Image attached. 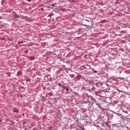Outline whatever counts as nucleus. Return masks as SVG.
<instances>
[{
	"label": "nucleus",
	"instance_id": "f257e3e1",
	"mask_svg": "<svg viewBox=\"0 0 130 130\" xmlns=\"http://www.w3.org/2000/svg\"><path fill=\"white\" fill-rule=\"evenodd\" d=\"M91 100H94V98L91 95H88V98H84L83 99V102L85 104H88V103H90V102H91Z\"/></svg>",
	"mask_w": 130,
	"mask_h": 130
},
{
	"label": "nucleus",
	"instance_id": "f03ea898",
	"mask_svg": "<svg viewBox=\"0 0 130 130\" xmlns=\"http://www.w3.org/2000/svg\"><path fill=\"white\" fill-rule=\"evenodd\" d=\"M82 68H84L85 70H91V66L90 65L86 64L82 66Z\"/></svg>",
	"mask_w": 130,
	"mask_h": 130
},
{
	"label": "nucleus",
	"instance_id": "7ed1b4c3",
	"mask_svg": "<svg viewBox=\"0 0 130 130\" xmlns=\"http://www.w3.org/2000/svg\"><path fill=\"white\" fill-rule=\"evenodd\" d=\"M121 128L123 130H130V127L126 125L121 126Z\"/></svg>",
	"mask_w": 130,
	"mask_h": 130
},
{
	"label": "nucleus",
	"instance_id": "20e7f679",
	"mask_svg": "<svg viewBox=\"0 0 130 130\" xmlns=\"http://www.w3.org/2000/svg\"><path fill=\"white\" fill-rule=\"evenodd\" d=\"M13 111L15 113H18L19 112V109H18L17 108H14L13 109Z\"/></svg>",
	"mask_w": 130,
	"mask_h": 130
},
{
	"label": "nucleus",
	"instance_id": "39448f33",
	"mask_svg": "<svg viewBox=\"0 0 130 130\" xmlns=\"http://www.w3.org/2000/svg\"><path fill=\"white\" fill-rule=\"evenodd\" d=\"M88 117H89V115H88V114L87 113L84 114V117H83L84 119H87Z\"/></svg>",
	"mask_w": 130,
	"mask_h": 130
},
{
	"label": "nucleus",
	"instance_id": "423d86ee",
	"mask_svg": "<svg viewBox=\"0 0 130 130\" xmlns=\"http://www.w3.org/2000/svg\"><path fill=\"white\" fill-rule=\"evenodd\" d=\"M115 126H117L118 127H120L121 126V122H120L119 123H116L115 124Z\"/></svg>",
	"mask_w": 130,
	"mask_h": 130
},
{
	"label": "nucleus",
	"instance_id": "0eeeda50",
	"mask_svg": "<svg viewBox=\"0 0 130 130\" xmlns=\"http://www.w3.org/2000/svg\"><path fill=\"white\" fill-rule=\"evenodd\" d=\"M95 103V102L93 101V100H90V103L88 104L89 105H93Z\"/></svg>",
	"mask_w": 130,
	"mask_h": 130
},
{
	"label": "nucleus",
	"instance_id": "6e6552de",
	"mask_svg": "<svg viewBox=\"0 0 130 130\" xmlns=\"http://www.w3.org/2000/svg\"><path fill=\"white\" fill-rule=\"evenodd\" d=\"M101 121H103L102 123H102L103 124H104V123H105V119L104 118V117L101 119Z\"/></svg>",
	"mask_w": 130,
	"mask_h": 130
},
{
	"label": "nucleus",
	"instance_id": "1a4fd4ad",
	"mask_svg": "<svg viewBox=\"0 0 130 130\" xmlns=\"http://www.w3.org/2000/svg\"><path fill=\"white\" fill-rule=\"evenodd\" d=\"M92 101H94L95 105H96V104H98L99 103L97 102V100H96V99H95L94 98H93V100H92Z\"/></svg>",
	"mask_w": 130,
	"mask_h": 130
},
{
	"label": "nucleus",
	"instance_id": "9d476101",
	"mask_svg": "<svg viewBox=\"0 0 130 130\" xmlns=\"http://www.w3.org/2000/svg\"><path fill=\"white\" fill-rule=\"evenodd\" d=\"M122 111H123V112H124V113H126V114H128V111L125 110L124 109H123Z\"/></svg>",
	"mask_w": 130,
	"mask_h": 130
},
{
	"label": "nucleus",
	"instance_id": "9b49d317",
	"mask_svg": "<svg viewBox=\"0 0 130 130\" xmlns=\"http://www.w3.org/2000/svg\"><path fill=\"white\" fill-rule=\"evenodd\" d=\"M74 120L75 122H78V121H79V118L77 117H74Z\"/></svg>",
	"mask_w": 130,
	"mask_h": 130
},
{
	"label": "nucleus",
	"instance_id": "f8f14e48",
	"mask_svg": "<svg viewBox=\"0 0 130 130\" xmlns=\"http://www.w3.org/2000/svg\"><path fill=\"white\" fill-rule=\"evenodd\" d=\"M16 76H22V72H18Z\"/></svg>",
	"mask_w": 130,
	"mask_h": 130
},
{
	"label": "nucleus",
	"instance_id": "ddd939ff",
	"mask_svg": "<svg viewBox=\"0 0 130 130\" xmlns=\"http://www.w3.org/2000/svg\"><path fill=\"white\" fill-rule=\"evenodd\" d=\"M109 117H110V118H113L114 116H113V114H110L109 117H108V118H109Z\"/></svg>",
	"mask_w": 130,
	"mask_h": 130
},
{
	"label": "nucleus",
	"instance_id": "4468645a",
	"mask_svg": "<svg viewBox=\"0 0 130 130\" xmlns=\"http://www.w3.org/2000/svg\"><path fill=\"white\" fill-rule=\"evenodd\" d=\"M96 106H98V107L100 108V109H101V105H100V103L96 104Z\"/></svg>",
	"mask_w": 130,
	"mask_h": 130
},
{
	"label": "nucleus",
	"instance_id": "2eb2a0df",
	"mask_svg": "<svg viewBox=\"0 0 130 130\" xmlns=\"http://www.w3.org/2000/svg\"><path fill=\"white\" fill-rule=\"evenodd\" d=\"M69 76L70 77V78H74V77H75V74H69Z\"/></svg>",
	"mask_w": 130,
	"mask_h": 130
},
{
	"label": "nucleus",
	"instance_id": "dca6fc26",
	"mask_svg": "<svg viewBox=\"0 0 130 130\" xmlns=\"http://www.w3.org/2000/svg\"><path fill=\"white\" fill-rule=\"evenodd\" d=\"M95 69L90 68V72H91V74H93Z\"/></svg>",
	"mask_w": 130,
	"mask_h": 130
},
{
	"label": "nucleus",
	"instance_id": "f3484780",
	"mask_svg": "<svg viewBox=\"0 0 130 130\" xmlns=\"http://www.w3.org/2000/svg\"><path fill=\"white\" fill-rule=\"evenodd\" d=\"M63 89H64V90H65L66 91H69V88H68V87H63Z\"/></svg>",
	"mask_w": 130,
	"mask_h": 130
},
{
	"label": "nucleus",
	"instance_id": "a211bd4d",
	"mask_svg": "<svg viewBox=\"0 0 130 130\" xmlns=\"http://www.w3.org/2000/svg\"><path fill=\"white\" fill-rule=\"evenodd\" d=\"M112 112H113V113H114V114H116V115H119V114L117 113V112H115L113 111H111Z\"/></svg>",
	"mask_w": 130,
	"mask_h": 130
},
{
	"label": "nucleus",
	"instance_id": "6ab92c4d",
	"mask_svg": "<svg viewBox=\"0 0 130 130\" xmlns=\"http://www.w3.org/2000/svg\"><path fill=\"white\" fill-rule=\"evenodd\" d=\"M35 59V57H30V60H34Z\"/></svg>",
	"mask_w": 130,
	"mask_h": 130
},
{
	"label": "nucleus",
	"instance_id": "aec40b11",
	"mask_svg": "<svg viewBox=\"0 0 130 130\" xmlns=\"http://www.w3.org/2000/svg\"><path fill=\"white\" fill-rule=\"evenodd\" d=\"M79 129L80 130H86V129H85V128L82 127H79Z\"/></svg>",
	"mask_w": 130,
	"mask_h": 130
},
{
	"label": "nucleus",
	"instance_id": "412c9836",
	"mask_svg": "<svg viewBox=\"0 0 130 130\" xmlns=\"http://www.w3.org/2000/svg\"><path fill=\"white\" fill-rule=\"evenodd\" d=\"M117 91H119V93L120 92L121 93H123V91L119 90L118 88H117Z\"/></svg>",
	"mask_w": 130,
	"mask_h": 130
},
{
	"label": "nucleus",
	"instance_id": "4be33fe9",
	"mask_svg": "<svg viewBox=\"0 0 130 130\" xmlns=\"http://www.w3.org/2000/svg\"><path fill=\"white\" fill-rule=\"evenodd\" d=\"M96 73H98V71H97L94 70V71H93V74H96Z\"/></svg>",
	"mask_w": 130,
	"mask_h": 130
},
{
	"label": "nucleus",
	"instance_id": "5701e85b",
	"mask_svg": "<svg viewBox=\"0 0 130 130\" xmlns=\"http://www.w3.org/2000/svg\"><path fill=\"white\" fill-rule=\"evenodd\" d=\"M27 18L26 16H25V17L22 16V19H25V18Z\"/></svg>",
	"mask_w": 130,
	"mask_h": 130
},
{
	"label": "nucleus",
	"instance_id": "b1692460",
	"mask_svg": "<svg viewBox=\"0 0 130 130\" xmlns=\"http://www.w3.org/2000/svg\"><path fill=\"white\" fill-rule=\"evenodd\" d=\"M94 126H96V127H100L99 125H97L96 124L94 125Z\"/></svg>",
	"mask_w": 130,
	"mask_h": 130
},
{
	"label": "nucleus",
	"instance_id": "393cba45",
	"mask_svg": "<svg viewBox=\"0 0 130 130\" xmlns=\"http://www.w3.org/2000/svg\"><path fill=\"white\" fill-rule=\"evenodd\" d=\"M73 73H74V74H78L77 72H75L74 71H73Z\"/></svg>",
	"mask_w": 130,
	"mask_h": 130
},
{
	"label": "nucleus",
	"instance_id": "a878e982",
	"mask_svg": "<svg viewBox=\"0 0 130 130\" xmlns=\"http://www.w3.org/2000/svg\"><path fill=\"white\" fill-rule=\"evenodd\" d=\"M51 6H52V7H54L55 6L54 4H52Z\"/></svg>",
	"mask_w": 130,
	"mask_h": 130
},
{
	"label": "nucleus",
	"instance_id": "bb28decb",
	"mask_svg": "<svg viewBox=\"0 0 130 130\" xmlns=\"http://www.w3.org/2000/svg\"><path fill=\"white\" fill-rule=\"evenodd\" d=\"M105 85H106L107 86H108V84H107V83H105Z\"/></svg>",
	"mask_w": 130,
	"mask_h": 130
},
{
	"label": "nucleus",
	"instance_id": "cd10ccee",
	"mask_svg": "<svg viewBox=\"0 0 130 130\" xmlns=\"http://www.w3.org/2000/svg\"><path fill=\"white\" fill-rule=\"evenodd\" d=\"M27 2H31V1H32V0H27Z\"/></svg>",
	"mask_w": 130,
	"mask_h": 130
},
{
	"label": "nucleus",
	"instance_id": "c85d7f7f",
	"mask_svg": "<svg viewBox=\"0 0 130 130\" xmlns=\"http://www.w3.org/2000/svg\"><path fill=\"white\" fill-rule=\"evenodd\" d=\"M83 26H87V25H85V24H83Z\"/></svg>",
	"mask_w": 130,
	"mask_h": 130
},
{
	"label": "nucleus",
	"instance_id": "c756f323",
	"mask_svg": "<svg viewBox=\"0 0 130 130\" xmlns=\"http://www.w3.org/2000/svg\"><path fill=\"white\" fill-rule=\"evenodd\" d=\"M75 130H79V129H78L77 128H75Z\"/></svg>",
	"mask_w": 130,
	"mask_h": 130
},
{
	"label": "nucleus",
	"instance_id": "7c9ffc66",
	"mask_svg": "<svg viewBox=\"0 0 130 130\" xmlns=\"http://www.w3.org/2000/svg\"><path fill=\"white\" fill-rule=\"evenodd\" d=\"M96 95H97L98 96H100V95H98V94H96Z\"/></svg>",
	"mask_w": 130,
	"mask_h": 130
},
{
	"label": "nucleus",
	"instance_id": "2f4dec72",
	"mask_svg": "<svg viewBox=\"0 0 130 130\" xmlns=\"http://www.w3.org/2000/svg\"><path fill=\"white\" fill-rule=\"evenodd\" d=\"M86 21H87L88 22H89V20H86Z\"/></svg>",
	"mask_w": 130,
	"mask_h": 130
},
{
	"label": "nucleus",
	"instance_id": "473e14b6",
	"mask_svg": "<svg viewBox=\"0 0 130 130\" xmlns=\"http://www.w3.org/2000/svg\"><path fill=\"white\" fill-rule=\"evenodd\" d=\"M13 13H15V12H13Z\"/></svg>",
	"mask_w": 130,
	"mask_h": 130
},
{
	"label": "nucleus",
	"instance_id": "72a5a7b5",
	"mask_svg": "<svg viewBox=\"0 0 130 130\" xmlns=\"http://www.w3.org/2000/svg\"><path fill=\"white\" fill-rule=\"evenodd\" d=\"M129 28H130V27H129Z\"/></svg>",
	"mask_w": 130,
	"mask_h": 130
}]
</instances>
